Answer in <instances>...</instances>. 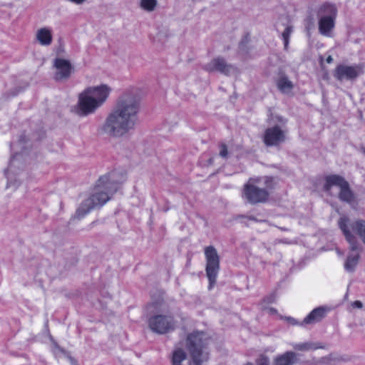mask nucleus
<instances>
[{"mask_svg": "<svg viewBox=\"0 0 365 365\" xmlns=\"http://www.w3.org/2000/svg\"><path fill=\"white\" fill-rule=\"evenodd\" d=\"M285 320L292 325H299L301 322H298L297 319L292 317H286Z\"/></svg>", "mask_w": 365, "mask_h": 365, "instance_id": "bb28decb", "label": "nucleus"}, {"mask_svg": "<svg viewBox=\"0 0 365 365\" xmlns=\"http://www.w3.org/2000/svg\"><path fill=\"white\" fill-rule=\"evenodd\" d=\"M24 138H25L24 137L21 136L20 140H19V143H20V144H21V143H22V142H24Z\"/></svg>", "mask_w": 365, "mask_h": 365, "instance_id": "473e14b6", "label": "nucleus"}, {"mask_svg": "<svg viewBox=\"0 0 365 365\" xmlns=\"http://www.w3.org/2000/svg\"><path fill=\"white\" fill-rule=\"evenodd\" d=\"M277 86L278 89L284 93H288L294 87L292 82L285 76H281L277 80Z\"/></svg>", "mask_w": 365, "mask_h": 365, "instance_id": "aec40b11", "label": "nucleus"}, {"mask_svg": "<svg viewBox=\"0 0 365 365\" xmlns=\"http://www.w3.org/2000/svg\"><path fill=\"white\" fill-rule=\"evenodd\" d=\"M53 66L56 68L54 79L57 81L68 79L73 70L71 62L61 58L54 59Z\"/></svg>", "mask_w": 365, "mask_h": 365, "instance_id": "f8f14e48", "label": "nucleus"}, {"mask_svg": "<svg viewBox=\"0 0 365 365\" xmlns=\"http://www.w3.org/2000/svg\"><path fill=\"white\" fill-rule=\"evenodd\" d=\"M250 220H252V221H257V220L256 219V217H255L254 216H250L247 217Z\"/></svg>", "mask_w": 365, "mask_h": 365, "instance_id": "2f4dec72", "label": "nucleus"}, {"mask_svg": "<svg viewBox=\"0 0 365 365\" xmlns=\"http://www.w3.org/2000/svg\"><path fill=\"white\" fill-rule=\"evenodd\" d=\"M148 325L153 332L163 334L174 329L175 322L170 315L155 314L149 318Z\"/></svg>", "mask_w": 365, "mask_h": 365, "instance_id": "6e6552de", "label": "nucleus"}, {"mask_svg": "<svg viewBox=\"0 0 365 365\" xmlns=\"http://www.w3.org/2000/svg\"><path fill=\"white\" fill-rule=\"evenodd\" d=\"M124 180L125 175L118 170H113L100 177L96 182L94 192L81 204L75 217L81 219L91 210L103 206L117 192Z\"/></svg>", "mask_w": 365, "mask_h": 365, "instance_id": "f03ea898", "label": "nucleus"}, {"mask_svg": "<svg viewBox=\"0 0 365 365\" xmlns=\"http://www.w3.org/2000/svg\"><path fill=\"white\" fill-rule=\"evenodd\" d=\"M244 194L251 204H257L267 201L269 192L265 188H260L255 185H247L245 187Z\"/></svg>", "mask_w": 365, "mask_h": 365, "instance_id": "9b49d317", "label": "nucleus"}, {"mask_svg": "<svg viewBox=\"0 0 365 365\" xmlns=\"http://www.w3.org/2000/svg\"><path fill=\"white\" fill-rule=\"evenodd\" d=\"M186 359L185 352L181 349H177L174 351L172 358L173 365L181 364V362Z\"/></svg>", "mask_w": 365, "mask_h": 365, "instance_id": "412c9836", "label": "nucleus"}, {"mask_svg": "<svg viewBox=\"0 0 365 365\" xmlns=\"http://www.w3.org/2000/svg\"><path fill=\"white\" fill-rule=\"evenodd\" d=\"M326 316V309L322 307L314 309L300 323V326L314 324L322 321Z\"/></svg>", "mask_w": 365, "mask_h": 365, "instance_id": "4468645a", "label": "nucleus"}, {"mask_svg": "<svg viewBox=\"0 0 365 365\" xmlns=\"http://www.w3.org/2000/svg\"><path fill=\"white\" fill-rule=\"evenodd\" d=\"M219 155L223 159H227L229 156L227 146L225 143H221L219 144Z\"/></svg>", "mask_w": 365, "mask_h": 365, "instance_id": "b1692460", "label": "nucleus"}, {"mask_svg": "<svg viewBox=\"0 0 365 365\" xmlns=\"http://www.w3.org/2000/svg\"><path fill=\"white\" fill-rule=\"evenodd\" d=\"M297 362V354L288 351L276 356L273 360V365H294Z\"/></svg>", "mask_w": 365, "mask_h": 365, "instance_id": "2eb2a0df", "label": "nucleus"}, {"mask_svg": "<svg viewBox=\"0 0 365 365\" xmlns=\"http://www.w3.org/2000/svg\"><path fill=\"white\" fill-rule=\"evenodd\" d=\"M337 15V9L333 4L326 2L321 5L317 11L318 18H331L336 19Z\"/></svg>", "mask_w": 365, "mask_h": 365, "instance_id": "dca6fc26", "label": "nucleus"}, {"mask_svg": "<svg viewBox=\"0 0 365 365\" xmlns=\"http://www.w3.org/2000/svg\"><path fill=\"white\" fill-rule=\"evenodd\" d=\"M20 155V154L16 153L15 155L12 156L10 165H9V169L11 168V166L14 164L15 161L16 160L17 158Z\"/></svg>", "mask_w": 365, "mask_h": 365, "instance_id": "cd10ccee", "label": "nucleus"}, {"mask_svg": "<svg viewBox=\"0 0 365 365\" xmlns=\"http://www.w3.org/2000/svg\"><path fill=\"white\" fill-rule=\"evenodd\" d=\"M292 347L297 351H307L318 349H324V346L319 342L306 341L303 343L293 344Z\"/></svg>", "mask_w": 365, "mask_h": 365, "instance_id": "a211bd4d", "label": "nucleus"}, {"mask_svg": "<svg viewBox=\"0 0 365 365\" xmlns=\"http://www.w3.org/2000/svg\"><path fill=\"white\" fill-rule=\"evenodd\" d=\"M203 68L208 72L217 71L227 76L235 70L232 64L227 63L225 58L220 56L213 58L210 62L205 64Z\"/></svg>", "mask_w": 365, "mask_h": 365, "instance_id": "ddd939ff", "label": "nucleus"}, {"mask_svg": "<svg viewBox=\"0 0 365 365\" xmlns=\"http://www.w3.org/2000/svg\"><path fill=\"white\" fill-rule=\"evenodd\" d=\"M204 252L206 259L205 272L209 280V289H210L216 282L220 270V256L217 250L212 245L206 247Z\"/></svg>", "mask_w": 365, "mask_h": 365, "instance_id": "0eeeda50", "label": "nucleus"}, {"mask_svg": "<svg viewBox=\"0 0 365 365\" xmlns=\"http://www.w3.org/2000/svg\"><path fill=\"white\" fill-rule=\"evenodd\" d=\"M338 226L346 240L349 245L350 252L344 262V269L347 272H354L357 266L362 247L356 235H357L365 244V220H357L351 221L347 216H341L338 220Z\"/></svg>", "mask_w": 365, "mask_h": 365, "instance_id": "7ed1b4c3", "label": "nucleus"}, {"mask_svg": "<svg viewBox=\"0 0 365 365\" xmlns=\"http://www.w3.org/2000/svg\"><path fill=\"white\" fill-rule=\"evenodd\" d=\"M286 140L285 131L279 125H274L265 130L263 135V142L268 146H277Z\"/></svg>", "mask_w": 365, "mask_h": 365, "instance_id": "9d476101", "label": "nucleus"}, {"mask_svg": "<svg viewBox=\"0 0 365 365\" xmlns=\"http://www.w3.org/2000/svg\"><path fill=\"white\" fill-rule=\"evenodd\" d=\"M36 38L43 46H48L52 42V34L49 29L42 28L38 30Z\"/></svg>", "mask_w": 365, "mask_h": 365, "instance_id": "6ab92c4d", "label": "nucleus"}, {"mask_svg": "<svg viewBox=\"0 0 365 365\" xmlns=\"http://www.w3.org/2000/svg\"><path fill=\"white\" fill-rule=\"evenodd\" d=\"M277 118L279 122L284 123V121L282 117H278Z\"/></svg>", "mask_w": 365, "mask_h": 365, "instance_id": "f704fd0d", "label": "nucleus"}, {"mask_svg": "<svg viewBox=\"0 0 365 365\" xmlns=\"http://www.w3.org/2000/svg\"><path fill=\"white\" fill-rule=\"evenodd\" d=\"M362 73H364L362 64L351 66L339 64L335 68L333 75L336 79L342 81L344 80L354 81Z\"/></svg>", "mask_w": 365, "mask_h": 365, "instance_id": "1a4fd4ad", "label": "nucleus"}, {"mask_svg": "<svg viewBox=\"0 0 365 365\" xmlns=\"http://www.w3.org/2000/svg\"><path fill=\"white\" fill-rule=\"evenodd\" d=\"M163 303L161 301L160 302H153V303H151L150 304L148 305V309L153 308L156 311H163V309H159V307H160L163 305Z\"/></svg>", "mask_w": 365, "mask_h": 365, "instance_id": "a878e982", "label": "nucleus"}, {"mask_svg": "<svg viewBox=\"0 0 365 365\" xmlns=\"http://www.w3.org/2000/svg\"><path fill=\"white\" fill-rule=\"evenodd\" d=\"M70 1L75 4H82L83 1H85L86 0H70Z\"/></svg>", "mask_w": 365, "mask_h": 365, "instance_id": "c756f323", "label": "nucleus"}, {"mask_svg": "<svg viewBox=\"0 0 365 365\" xmlns=\"http://www.w3.org/2000/svg\"><path fill=\"white\" fill-rule=\"evenodd\" d=\"M362 152H363V153L365 155V148H363V149H362Z\"/></svg>", "mask_w": 365, "mask_h": 365, "instance_id": "c9c22d12", "label": "nucleus"}, {"mask_svg": "<svg viewBox=\"0 0 365 365\" xmlns=\"http://www.w3.org/2000/svg\"><path fill=\"white\" fill-rule=\"evenodd\" d=\"M140 98L135 90H130L118 99L114 109L108 114L103 131L110 137H122L133 130L138 121Z\"/></svg>", "mask_w": 365, "mask_h": 365, "instance_id": "f257e3e1", "label": "nucleus"}, {"mask_svg": "<svg viewBox=\"0 0 365 365\" xmlns=\"http://www.w3.org/2000/svg\"><path fill=\"white\" fill-rule=\"evenodd\" d=\"M353 305L355 307H357V308H361L362 307V303L360 301H355L353 304Z\"/></svg>", "mask_w": 365, "mask_h": 365, "instance_id": "c85d7f7f", "label": "nucleus"}, {"mask_svg": "<svg viewBox=\"0 0 365 365\" xmlns=\"http://www.w3.org/2000/svg\"><path fill=\"white\" fill-rule=\"evenodd\" d=\"M209 339L204 331H194L187 334L185 346L189 352L193 365H202L209 358L207 345Z\"/></svg>", "mask_w": 365, "mask_h": 365, "instance_id": "39448f33", "label": "nucleus"}, {"mask_svg": "<svg viewBox=\"0 0 365 365\" xmlns=\"http://www.w3.org/2000/svg\"><path fill=\"white\" fill-rule=\"evenodd\" d=\"M324 180L325 182L323 186L324 192L330 194L331 187L336 186L339 187L338 197L341 202L351 204L354 201V193L344 177L336 174L329 175L325 177Z\"/></svg>", "mask_w": 365, "mask_h": 365, "instance_id": "423d86ee", "label": "nucleus"}, {"mask_svg": "<svg viewBox=\"0 0 365 365\" xmlns=\"http://www.w3.org/2000/svg\"><path fill=\"white\" fill-rule=\"evenodd\" d=\"M269 311H270V312H272V313H276V312H277V310H276L274 308H270V309H269Z\"/></svg>", "mask_w": 365, "mask_h": 365, "instance_id": "72a5a7b5", "label": "nucleus"}, {"mask_svg": "<svg viewBox=\"0 0 365 365\" xmlns=\"http://www.w3.org/2000/svg\"><path fill=\"white\" fill-rule=\"evenodd\" d=\"M257 365H269V359L264 354H260L255 361Z\"/></svg>", "mask_w": 365, "mask_h": 365, "instance_id": "393cba45", "label": "nucleus"}, {"mask_svg": "<svg viewBox=\"0 0 365 365\" xmlns=\"http://www.w3.org/2000/svg\"><path fill=\"white\" fill-rule=\"evenodd\" d=\"M110 88L107 85L88 87L79 94L76 112L80 116L94 113L107 100Z\"/></svg>", "mask_w": 365, "mask_h": 365, "instance_id": "20e7f679", "label": "nucleus"}, {"mask_svg": "<svg viewBox=\"0 0 365 365\" xmlns=\"http://www.w3.org/2000/svg\"><path fill=\"white\" fill-rule=\"evenodd\" d=\"M293 32V27L292 26H287L283 33L282 34V38L284 41V49L287 50L289 47V38Z\"/></svg>", "mask_w": 365, "mask_h": 365, "instance_id": "4be33fe9", "label": "nucleus"}, {"mask_svg": "<svg viewBox=\"0 0 365 365\" xmlns=\"http://www.w3.org/2000/svg\"><path fill=\"white\" fill-rule=\"evenodd\" d=\"M157 5L156 0H141L140 6L145 11H152Z\"/></svg>", "mask_w": 365, "mask_h": 365, "instance_id": "5701e85b", "label": "nucleus"}, {"mask_svg": "<svg viewBox=\"0 0 365 365\" xmlns=\"http://www.w3.org/2000/svg\"><path fill=\"white\" fill-rule=\"evenodd\" d=\"M326 61H327L328 63H332V61H333V58H332L331 56H329L327 58Z\"/></svg>", "mask_w": 365, "mask_h": 365, "instance_id": "7c9ffc66", "label": "nucleus"}, {"mask_svg": "<svg viewBox=\"0 0 365 365\" xmlns=\"http://www.w3.org/2000/svg\"><path fill=\"white\" fill-rule=\"evenodd\" d=\"M319 19V33L324 36H329L331 31L334 29L335 25V20L331 18Z\"/></svg>", "mask_w": 365, "mask_h": 365, "instance_id": "f3484780", "label": "nucleus"}]
</instances>
